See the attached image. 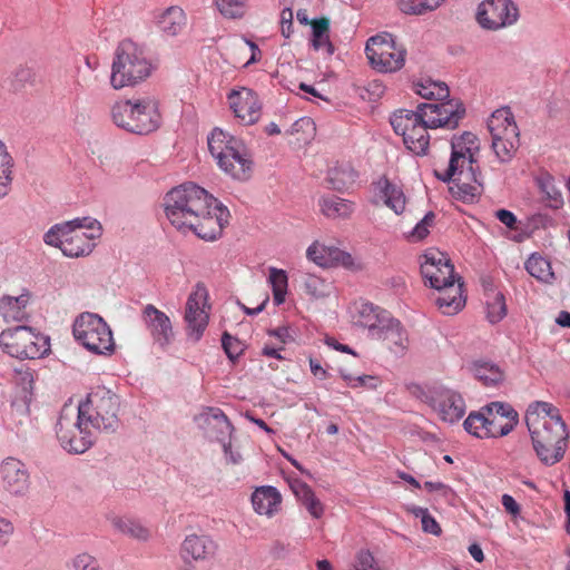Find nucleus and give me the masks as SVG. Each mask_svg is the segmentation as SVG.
<instances>
[{
	"label": "nucleus",
	"mask_w": 570,
	"mask_h": 570,
	"mask_svg": "<svg viewBox=\"0 0 570 570\" xmlns=\"http://www.w3.org/2000/svg\"><path fill=\"white\" fill-rule=\"evenodd\" d=\"M229 107L244 125H253L261 117V102L257 95L247 88L233 90L229 96Z\"/></svg>",
	"instance_id": "obj_22"
},
{
	"label": "nucleus",
	"mask_w": 570,
	"mask_h": 570,
	"mask_svg": "<svg viewBox=\"0 0 570 570\" xmlns=\"http://www.w3.org/2000/svg\"><path fill=\"white\" fill-rule=\"evenodd\" d=\"M540 189L551 202V207L559 208L563 204L562 194L556 187L551 177L544 178L540 181Z\"/></svg>",
	"instance_id": "obj_52"
},
{
	"label": "nucleus",
	"mask_w": 570,
	"mask_h": 570,
	"mask_svg": "<svg viewBox=\"0 0 570 570\" xmlns=\"http://www.w3.org/2000/svg\"><path fill=\"white\" fill-rule=\"evenodd\" d=\"M11 415L12 416L17 415L19 417V420H18L19 424H22L24 421H27L29 419V406H28L26 400H23L21 402H18V401L12 402Z\"/></svg>",
	"instance_id": "obj_61"
},
{
	"label": "nucleus",
	"mask_w": 570,
	"mask_h": 570,
	"mask_svg": "<svg viewBox=\"0 0 570 570\" xmlns=\"http://www.w3.org/2000/svg\"><path fill=\"white\" fill-rule=\"evenodd\" d=\"M72 333L77 342L95 354L106 355L115 351L112 332L98 314H80L73 323Z\"/></svg>",
	"instance_id": "obj_9"
},
{
	"label": "nucleus",
	"mask_w": 570,
	"mask_h": 570,
	"mask_svg": "<svg viewBox=\"0 0 570 570\" xmlns=\"http://www.w3.org/2000/svg\"><path fill=\"white\" fill-rule=\"evenodd\" d=\"M141 322L153 342L161 351H166L175 340V332L169 316L153 304L142 307Z\"/></svg>",
	"instance_id": "obj_16"
},
{
	"label": "nucleus",
	"mask_w": 570,
	"mask_h": 570,
	"mask_svg": "<svg viewBox=\"0 0 570 570\" xmlns=\"http://www.w3.org/2000/svg\"><path fill=\"white\" fill-rule=\"evenodd\" d=\"M186 24V14L179 7H169L158 18V26L168 36L178 35Z\"/></svg>",
	"instance_id": "obj_33"
},
{
	"label": "nucleus",
	"mask_w": 570,
	"mask_h": 570,
	"mask_svg": "<svg viewBox=\"0 0 570 570\" xmlns=\"http://www.w3.org/2000/svg\"><path fill=\"white\" fill-rule=\"evenodd\" d=\"M412 512L415 517L421 518L422 529L424 532L439 535L441 533V527L436 520L429 513L425 508H413Z\"/></svg>",
	"instance_id": "obj_50"
},
{
	"label": "nucleus",
	"mask_w": 570,
	"mask_h": 570,
	"mask_svg": "<svg viewBox=\"0 0 570 570\" xmlns=\"http://www.w3.org/2000/svg\"><path fill=\"white\" fill-rule=\"evenodd\" d=\"M72 570H102L99 561L89 553H79L68 564Z\"/></svg>",
	"instance_id": "obj_51"
},
{
	"label": "nucleus",
	"mask_w": 570,
	"mask_h": 570,
	"mask_svg": "<svg viewBox=\"0 0 570 570\" xmlns=\"http://www.w3.org/2000/svg\"><path fill=\"white\" fill-rule=\"evenodd\" d=\"M119 396L105 386L92 387L86 400L76 406L89 426L105 433H114L119 428Z\"/></svg>",
	"instance_id": "obj_8"
},
{
	"label": "nucleus",
	"mask_w": 570,
	"mask_h": 570,
	"mask_svg": "<svg viewBox=\"0 0 570 570\" xmlns=\"http://www.w3.org/2000/svg\"><path fill=\"white\" fill-rule=\"evenodd\" d=\"M434 218L435 215L433 212L426 213L413 228L412 236L417 240L425 238L430 233L429 228L433 225Z\"/></svg>",
	"instance_id": "obj_55"
},
{
	"label": "nucleus",
	"mask_w": 570,
	"mask_h": 570,
	"mask_svg": "<svg viewBox=\"0 0 570 570\" xmlns=\"http://www.w3.org/2000/svg\"><path fill=\"white\" fill-rule=\"evenodd\" d=\"M153 71V65L145 49L130 39L119 42L111 65L110 86L116 89L135 87L145 81Z\"/></svg>",
	"instance_id": "obj_6"
},
{
	"label": "nucleus",
	"mask_w": 570,
	"mask_h": 570,
	"mask_svg": "<svg viewBox=\"0 0 570 570\" xmlns=\"http://www.w3.org/2000/svg\"><path fill=\"white\" fill-rule=\"evenodd\" d=\"M533 450L547 466L560 462L568 448L569 430L557 406L549 402L531 403L524 415Z\"/></svg>",
	"instance_id": "obj_3"
},
{
	"label": "nucleus",
	"mask_w": 570,
	"mask_h": 570,
	"mask_svg": "<svg viewBox=\"0 0 570 570\" xmlns=\"http://www.w3.org/2000/svg\"><path fill=\"white\" fill-rule=\"evenodd\" d=\"M195 420L210 440L223 444L224 452L227 454L232 448L228 439L234 426L225 413L218 407H206Z\"/></svg>",
	"instance_id": "obj_18"
},
{
	"label": "nucleus",
	"mask_w": 570,
	"mask_h": 570,
	"mask_svg": "<svg viewBox=\"0 0 570 570\" xmlns=\"http://www.w3.org/2000/svg\"><path fill=\"white\" fill-rule=\"evenodd\" d=\"M18 299H16L14 296H3L0 299V314L4 318H13L17 320L16 312L17 308L14 305H17Z\"/></svg>",
	"instance_id": "obj_57"
},
{
	"label": "nucleus",
	"mask_w": 570,
	"mask_h": 570,
	"mask_svg": "<svg viewBox=\"0 0 570 570\" xmlns=\"http://www.w3.org/2000/svg\"><path fill=\"white\" fill-rule=\"evenodd\" d=\"M111 119L117 127L136 135H148L161 124L158 102L151 98L115 102Z\"/></svg>",
	"instance_id": "obj_7"
},
{
	"label": "nucleus",
	"mask_w": 570,
	"mask_h": 570,
	"mask_svg": "<svg viewBox=\"0 0 570 570\" xmlns=\"http://www.w3.org/2000/svg\"><path fill=\"white\" fill-rule=\"evenodd\" d=\"M0 345L9 355L22 360L40 358L49 348L45 336L22 325L3 330L0 334Z\"/></svg>",
	"instance_id": "obj_12"
},
{
	"label": "nucleus",
	"mask_w": 570,
	"mask_h": 570,
	"mask_svg": "<svg viewBox=\"0 0 570 570\" xmlns=\"http://www.w3.org/2000/svg\"><path fill=\"white\" fill-rule=\"evenodd\" d=\"M413 91L426 100H434V104L446 102L450 98V89L445 82L424 79L413 83Z\"/></svg>",
	"instance_id": "obj_31"
},
{
	"label": "nucleus",
	"mask_w": 570,
	"mask_h": 570,
	"mask_svg": "<svg viewBox=\"0 0 570 570\" xmlns=\"http://www.w3.org/2000/svg\"><path fill=\"white\" fill-rule=\"evenodd\" d=\"M303 285L305 292L316 299L324 298L331 294V283H327L316 275H305Z\"/></svg>",
	"instance_id": "obj_44"
},
{
	"label": "nucleus",
	"mask_w": 570,
	"mask_h": 570,
	"mask_svg": "<svg viewBox=\"0 0 570 570\" xmlns=\"http://www.w3.org/2000/svg\"><path fill=\"white\" fill-rule=\"evenodd\" d=\"M421 274L435 289L451 287L455 283L454 266L451 261L440 252H428L421 263Z\"/></svg>",
	"instance_id": "obj_17"
},
{
	"label": "nucleus",
	"mask_w": 570,
	"mask_h": 570,
	"mask_svg": "<svg viewBox=\"0 0 570 570\" xmlns=\"http://www.w3.org/2000/svg\"><path fill=\"white\" fill-rule=\"evenodd\" d=\"M282 495L275 487L263 485L252 494V504L258 514L272 517L281 505Z\"/></svg>",
	"instance_id": "obj_29"
},
{
	"label": "nucleus",
	"mask_w": 570,
	"mask_h": 570,
	"mask_svg": "<svg viewBox=\"0 0 570 570\" xmlns=\"http://www.w3.org/2000/svg\"><path fill=\"white\" fill-rule=\"evenodd\" d=\"M88 428L76 406L65 404L56 425V434L61 448L69 453H85L94 443Z\"/></svg>",
	"instance_id": "obj_10"
},
{
	"label": "nucleus",
	"mask_w": 570,
	"mask_h": 570,
	"mask_svg": "<svg viewBox=\"0 0 570 570\" xmlns=\"http://www.w3.org/2000/svg\"><path fill=\"white\" fill-rule=\"evenodd\" d=\"M429 404L438 412L440 419L448 423L460 421L466 411L462 395L450 389H434L430 392Z\"/></svg>",
	"instance_id": "obj_19"
},
{
	"label": "nucleus",
	"mask_w": 570,
	"mask_h": 570,
	"mask_svg": "<svg viewBox=\"0 0 570 570\" xmlns=\"http://www.w3.org/2000/svg\"><path fill=\"white\" fill-rule=\"evenodd\" d=\"M380 337L374 340L383 341L386 347L395 355H403L409 347L407 332L401 322L393 316L382 328Z\"/></svg>",
	"instance_id": "obj_27"
},
{
	"label": "nucleus",
	"mask_w": 570,
	"mask_h": 570,
	"mask_svg": "<svg viewBox=\"0 0 570 570\" xmlns=\"http://www.w3.org/2000/svg\"><path fill=\"white\" fill-rule=\"evenodd\" d=\"M524 266L531 276L543 283L549 284L554 279V274L552 272L550 262L539 254L530 255Z\"/></svg>",
	"instance_id": "obj_37"
},
{
	"label": "nucleus",
	"mask_w": 570,
	"mask_h": 570,
	"mask_svg": "<svg viewBox=\"0 0 570 570\" xmlns=\"http://www.w3.org/2000/svg\"><path fill=\"white\" fill-rule=\"evenodd\" d=\"M444 0H397L399 10L407 16H424L438 9Z\"/></svg>",
	"instance_id": "obj_39"
},
{
	"label": "nucleus",
	"mask_w": 570,
	"mask_h": 570,
	"mask_svg": "<svg viewBox=\"0 0 570 570\" xmlns=\"http://www.w3.org/2000/svg\"><path fill=\"white\" fill-rule=\"evenodd\" d=\"M268 282L272 286L273 301L275 305H282L285 302L288 286V277L286 272L276 267H269Z\"/></svg>",
	"instance_id": "obj_40"
},
{
	"label": "nucleus",
	"mask_w": 570,
	"mask_h": 570,
	"mask_svg": "<svg viewBox=\"0 0 570 570\" xmlns=\"http://www.w3.org/2000/svg\"><path fill=\"white\" fill-rule=\"evenodd\" d=\"M452 177L450 191L453 197L464 203L475 202L482 193L483 183L479 167L461 168Z\"/></svg>",
	"instance_id": "obj_20"
},
{
	"label": "nucleus",
	"mask_w": 570,
	"mask_h": 570,
	"mask_svg": "<svg viewBox=\"0 0 570 570\" xmlns=\"http://www.w3.org/2000/svg\"><path fill=\"white\" fill-rule=\"evenodd\" d=\"M357 173L350 165H340L328 170L330 188L336 191L347 190L356 181Z\"/></svg>",
	"instance_id": "obj_34"
},
{
	"label": "nucleus",
	"mask_w": 570,
	"mask_h": 570,
	"mask_svg": "<svg viewBox=\"0 0 570 570\" xmlns=\"http://www.w3.org/2000/svg\"><path fill=\"white\" fill-rule=\"evenodd\" d=\"M322 213L328 218H348L354 212V203L337 196H327L320 199Z\"/></svg>",
	"instance_id": "obj_32"
},
{
	"label": "nucleus",
	"mask_w": 570,
	"mask_h": 570,
	"mask_svg": "<svg viewBox=\"0 0 570 570\" xmlns=\"http://www.w3.org/2000/svg\"><path fill=\"white\" fill-rule=\"evenodd\" d=\"M312 27V47L315 50L326 48L328 55H333L334 46L330 41V20L327 18L313 19Z\"/></svg>",
	"instance_id": "obj_36"
},
{
	"label": "nucleus",
	"mask_w": 570,
	"mask_h": 570,
	"mask_svg": "<svg viewBox=\"0 0 570 570\" xmlns=\"http://www.w3.org/2000/svg\"><path fill=\"white\" fill-rule=\"evenodd\" d=\"M483 410H485L490 414L492 413L494 415L502 417V421H504L505 423H512L513 429L519 422L518 412L508 403L492 402L483 406Z\"/></svg>",
	"instance_id": "obj_46"
},
{
	"label": "nucleus",
	"mask_w": 570,
	"mask_h": 570,
	"mask_svg": "<svg viewBox=\"0 0 570 570\" xmlns=\"http://www.w3.org/2000/svg\"><path fill=\"white\" fill-rule=\"evenodd\" d=\"M302 504L306 508L309 514L316 519L321 518L324 512L323 504L315 497V493L305 500Z\"/></svg>",
	"instance_id": "obj_60"
},
{
	"label": "nucleus",
	"mask_w": 570,
	"mask_h": 570,
	"mask_svg": "<svg viewBox=\"0 0 570 570\" xmlns=\"http://www.w3.org/2000/svg\"><path fill=\"white\" fill-rule=\"evenodd\" d=\"M341 377L346 382L347 386L351 389L364 387L367 390H376L381 383L379 376L375 375H358L353 376L345 368L341 367L338 370Z\"/></svg>",
	"instance_id": "obj_43"
},
{
	"label": "nucleus",
	"mask_w": 570,
	"mask_h": 570,
	"mask_svg": "<svg viewBox=\"0 0 570 570\" xmlns=\"http://www.w3.org/2000/svg\"><path fill=\"white\" fill-rule=\"evenodd\" d=\"M513 430L512 423H505L502 417L487 412V432L485 438H500L508 435Z\"/></svg>",
	"instance_id": "obj_47"
},
{
	"label": "nucleus",
	"mask_w": 570,
	"mask_h": 570,
	"mask_svg": "<svg viewBox=\"0 0 570 570\" xmlns=\"http://www.w3.org/2000/svg\"><path fill=\"white\" fill-rule=\"evenodd\" d=\"M495 217L510 229L517 228V216L508 209H499Z\"/></svg>",
	"instance_id": "obj_63"
},
{
	"label": "nucleus",
	"mask_w": 570,
	"mask_h": 570,
	"mask_svg": "<svg viewBox=\"0 0 570 570\" xmlns=\"http://www.w3.org/2000/svg\"><path fill=\"white\" fill-rule=\"evenodd\" d=\"M519 9L512 0H484L479 4L476 20L488 30H499L514 24Z\"/></svg>",
	"instance_id": "obj_14"
},
{
	"label": "nucleus",
	"mask_w": 570,
	"mask_h": 570,
	"mask_svg": "<svg viewBox=\"0 0 570 570\" xmlns=\"http://www.w3.org/2000/svg\"><path fill=\"white\" fill-rule=\"evenodd\" d=\"M365 53L374 69L380 72H394L404 66L406 50L395 43L392 35L384 33L367 40Z\"/></svg>",
	"instance_id": "obj_13"
},
{
	"label": "nucleus",
	"mask_w": 570,
	"mask_h": 570,
	"mask_svg": "<svg viewBox=\"0 0 570 570\" xmlns=\"http://www.w3.org/2000/svg\"><path fill=\"white\" fill-rule=\"evenodd\" d=\"M13 159L6 144L0 139V198L9 194L12 183Z\"/></svg>",
	"instance_id": "obj_38"
},
{
	"label": "nucleus",
	"mask_w": 570,
	"mask_h": 570,
	"mask_svg": "<svg viewBox=\"0 0 570 570\" xmlns=\"http://www.w3.org/2000/svg\"><path fill=\"white\" fill-rule=\"evenodd\" d=\"M507 315L504 295L500 292H492L487 299V317L490 323L497 324Z\"/></svg>",
	"instance_id": "obj_41"
},
{
	"label": "nucleus",
	"mask_w": 570,
	"mask_h": 570,
	"mask_svg": "<svg viewBox=\"0 0 570 570\" xmlns=\"http://www.w3.org/2000/svg\"><path fill=\"white\" fill-rule=\"evenodd\" d=\"M101 236V225L91 217L75 218L50 227L45 234L47 245L58 247L67 257L88 256L95 248V239Z\"/></svg>",
	"instance_id": "obj_4"
},
{
	"label": "nucleus",
	"mask_w": 570,
	"mask_h": 570,
	"mask_svg": "<svg viewBox=\"0 0 570 570\" xmlns=\"http://www.w3.org/2000/svg\"><path fill=\"white\" fill-rule=\"evenodd\" d=\"M33 372L30 368H24L23 366L16 370V383L21 386L24 394H30L33 385ZM27 399V395H24Z\"/></svg>",
	"instance_id": "obj_54"
},
{
	"label": "nucleus",
	"mask_w": 570,
	"mask_h": 570,
	"mask_svg": "<svg viewBox=\"0 0 570 570\" xmlns=\"http://www.w3.org/2000/svg\"><path fill=\"white\" fill-rule=\"evenodd\" d=\"M245 0H216L219 12L226 18L242 17Z\"/></svg>",
	"instance_id": "obj_49"
},
{
	"label": "nucleus",
	"mask_w": 570,
	"mask_h": 570,
	"mask_svg": "<svg viewBox=\"0 0 570 570\" xmlns=\"http://www.w3.org/2000/svg\"><path fill=\"white\" fill-rule=\"evenodd\" d=\"M222 347L226 353L227 357L235 363L236 360L244 352V344L237 338L232 336L229 333L224 332L222 335Z\"/></svg>",
	"instance_id": "obj_48"
},
{
	"label": "nucleus",
	"mask_w": 570,
	"mask_h": 570,
	"mask_svg": "<svg viewBox=\"0 0 570 570\" xmlns=\"http://www.w3.org/2000/svg\"><path fill=\"white\" fill-rule=\"evenodd\" d=\"M438 291L440 294L435 299V304L444 315H454L464 307L465 298L462 296L461 283L458 286L453 284L451 287Z\"/></svg>",
	"instance_id": "obj_30"
},
{
	"label": "nucleus",
	"mask_w": 570,
	"mask_h": 570,
	"mask_svg": "<svg viewBox=\"0 0 570 570\" xmlns=\"http://www.w3.org/2000/svg\"><path fill=\"white\" fill-rule=\"evenodd\" d=\"M354 94L364 101H377L385 91V86L381 80H371L363 85L353 86Z\"/></svg>",
	"instance_id": "obj_42"
},
{
	"label": "nucleus",
	"mask_w": 570,
	"mask_h": 570,
	"mask_svg": "<svg viewBox=\"0 0 570 570\" xmlns=\"http://www.w3.org/2000/svg\"><path fill=\"white\" fill-rule=\"evenodd\" d=\"M375 195L396 215L405 209V195L401 187L391 183L386 177H381L373 184Z\"/></svg>",
	"instance_id": "obj_28"
},
{
	"label": "nucleus",
	"mask_w": 570,
	"mask_h": 570,
	"mask_svg": "<svg viewBox=\"0 0 570 570\" xmlns=\"http://www.w3.org/2000/svg\"><path fill=\"white\" fill-rule=\"evenodd\" d=\"M208 149L217 166L230 178L247 181L252 177L254 163L240 138L215 128L208 137Z\"/></svg>",
	"instance_id": "obj_5"
},
{
	"label": "nucleus",
	"mask_w": 570,
	"mask_h": 570,
	"mask_svg": "<svg viewBox=\"0 0 570 570\" xmlns=\"http://www.w3.org/2000/svg\"><path fill=\"white\" fill-rule=\"evenodd\" d=\"M306 255L309 261L321 267L343 266L352 269L354 266V259L350 253L317 242L307 248Z\"/></svg>",
	"instance_id": "obj_24"
},
{
	"label": "nucleus",
	"mask_w": 570,
	"mask_h": 570,
	"mask_svg": "<svg viewBox=\"0 0 570 570\" xmlns=\"http://www.w3.org/2000/svg\"><path fill=\"white\" fill-rule=\"evenodd\" d=\"M424 489L428 492H439L446 500H449L450 498L454 497V493H453L452 489L449 485H446V484H444L442 482L426 481L424 483Z\"/></svg>",
	"instance_id": "obj_59"
},
{
	"label": "nucleus",
	"mask_w": 570,
	"mask_h": 570,
	"mask_svg": "<svg viewBox=\"0 0 570 570\" xmlns=\"http://www.w3.org/2000/svg\"><path fill=\"white\" fill-rule=\"evenodd\" d=\"M466 109L461 99L441 104H420L415 110L400 109L391 117V125L403 137L405 147L417 156L426 155L430 146L428 129L453 130L465 117Z\"/></svg>",
	"instance_id": "obj_2"
},
{
	"label": "nucleus",
	"mask_w": 570,
	"mask_h": 570,
	"mask_svg": "<svg viewBox=\"0 0 570 570\" xmlns=\"http://www.w3.org/2000/svg\"><path fill=\"white\" fill-rule=\"evenodd\" d=\"M207 298L208 293L206 287L203 284H197L186 303V334L188 340L194 343H197L202 338L208 325L209 315L205 309Z\"/></svg>",
	"instance_id": "obj_15"
},
{
	"label": "nucleus",
	"mask_w": 570,
	"mask_h": 570,
	"mask_svg": "<svg viewBox=\"0 0 570 570\" xmlns=\"http://www.w3.org/2000/svg\"><path fill=\"white\" fill-rule=\"evenodd\" d=\"M128 535L132 537V538H136L138 540H142V541H146L149 539L150 537V533L148 531V529H146L145 527H142L140 523L136 522V521H130V524L127 529V533Z\"/></svg>",
	"instance_id": "obj_62"
},
{
	"label": "nucleus",
	"mask_w": 570,
	"mask_h": 570,
	"mask_svg": "<svg viewBox=\"0 0 570 570\" xmlns=\"http://www.w3.org/2000/svg\"><path fill=\"white\" fill-rule=\"evenodd\" d=\"M472 372L484 386H497L504 380L503 371L492 362L478 361L472 365Z\"/></svg>",
	"instance_id": "obj_35"
},
{
	"label": "nucleus",
	"mask_w": 570,
	"mask_h": 570,
	"mask_svg": "<svg viewBox=\"0 0 570 570\" xmlns=\"http://www.w3.org/2000/svg\"><path fill=\"white\" fill-rule=\"evenodd\" d=\"M475 155L469 147L460 145V141L451 139V157L448 168L443 173L435 171V176L443 183H450L459 169L479 167Z\"/></svg>",
	"instance_id": "obj_25"
},
{
	"label": "nucleus",
	"mask_w": 570,
	"mask_h": 570,
	"mask_svg": "<svg viewBox=\"0 0 570 570\" xmlns=\"http://www.w3.org/2000/svg\"><path fill=\"white\" fill-rule=\"evenodd\" d=\"M291 489L294 492L297 500L301 501V503H303L305 500H307L311 495L314 494L312 488L301 480L292 481Z\"/></svg>",
	"instance_id": "obj_56"
},
{
	"label": "nucleus",
	"mask_w": 570,
	"mask_h": 570,
	"mask_svg": "<svg viewBox=\"0 0 570 570\" xmlns=\"http://www.w3.org/2000/svg\"><path fill=\"white\" fill-rule=\"evenodd\" d=\"M164 206L173 226L191 230L204 240L220 237L230 216L227 207L190 181L170 189L164 198Z\"/></svg>",
	"instance_id": "obj_1"
},
{
	"label": "nucleus",
	"mask_w": 570,
	"mask_h": 570,
	"mask_svg": "<svg viewBox=\"0 0 570 570\" xmlns=\"http://www.w3.org/2000/svg\"><path fill=\"white\" fill-rule=\"evenodd\" d=\"M355 570H380L374 556L368 550H360L356 554Z\"/></svg>",
	"instance_id": "obj_53"
},
{
	"label": "nucleus",
	"mask_w": 570,
	"mask_h": 570,
	"mask_svg": "<svg viewBox=\"0 0 570 570\" xmlns=\"http://www.w3.org/2000/svg\"><path fill=\"white\" fill-rule=\"evenodd\" d=\"M390 312L374 305L373 303H362L357 307L354 323L367 330V336L372 340L380 337L382 328L391 320Z\"/></svg>",
	"instance_id": "obj_23"
},
{
	"label": "nucleus",
	"mask_w": 570,
	"mask_h": 570,
	"mask_svg": "<svg viewBox=\"0 0 570 570\" xmlns=\"http://www.w3.org/2000/svg\"><path fill=\"white\" fill-rule=\"evenodd\" d=\"M463 426L471 435L485 439L483 432H487V411L481 407L478 412H471L464 420Z\"/></svg>",
	"instance_id": "obj_45"
},
{
	"label": "nucleus",
	"mask_w": 570,
	"mask_h": 570,
	"mask_svg": "<svg viewBox=\"0 0 570 570\" xmlns=\"http://www.w3.org/2000/svg\"><path fill=\"white\" fill-rule=\"evenodd\" d=\"M217 551L216 542L208 535H187L181 544L184 559L190 557L193 560H208L214 558Z\"/></svg>",
	"instance_id": "obj_26"
},
{
	"label": "nucleus",
	"mask_w": 570,
	"mask_h": 570,
	"mask_svg": "<svg viewBox=\"0 0 570 570\" xmlns=\"http://www.w3.org/2000/svg\"><path fill=\"white\" fill-rule=\"evenodd\" d=\"M267 334L278 338L283 344L294 341V337L291 334V328L288 326H279L277 328L268 330Z\"/></svg>",
	"instance_id": "obj_64"
},
{
	"label": "nucleus",
	"mask_w": 570,
	"mask_h": 570,
	"mask_svg": "<svg viewBox=\"0 0 570 570\" xmlns=\"http://www.w3.org/2000/svg\"><path fill=\"white\" fill-rule=\"evenodd\" d=\"M492 149L500 163H509L519 146V128L509 107L495 110L488 120Z\"/></svg>",
	"instance_id": "obj_11"
},
{
	"label": "nucleus",
	"mask_w": 570,
	"mask_h": 570,
	"mask_svg": "<svg viewBox=\"0 0 570 570\" xmlns=\"http://www.w3.org/2000/svg\"><path fill=\"white\" fill-rule=\"evenodd\" d=\"M2 489L11 495L22 497L29 489V473L24 463L14 458H7L0 466Z\"/></svg>",
	"instance_id": "obj_21"
},
{
	"label": "nucleus",
	"mask_w": 570,
	"mask_h": 570,
	"mask_svg": "<svg viewBox=\"0 0 570 570\" xmlns=\"http://www.w3.org/2000/svg\"><path fill=\"white\" fill-rule=\"evenodd\" d=\"M452 139L460 141V145H462L464 147H469L470 149H472L473 151H475L478 154L480 151L479 139H478L476 135H474L471 131H464L459 136L454 135L452 137Z\"/></svg>",
	"instance_id": "obj_58"
}]
</instances>
